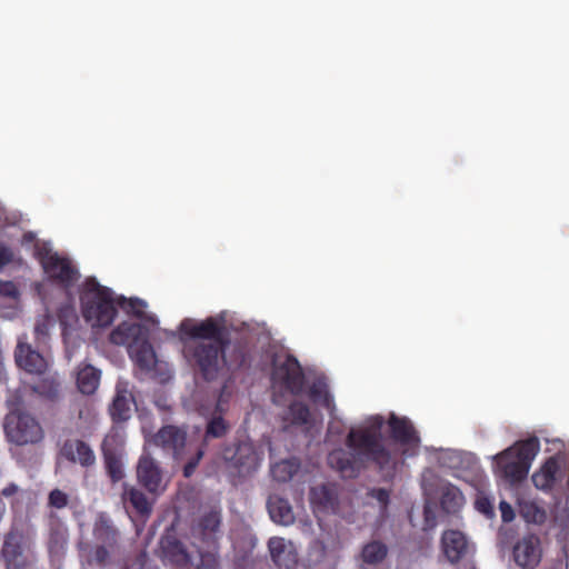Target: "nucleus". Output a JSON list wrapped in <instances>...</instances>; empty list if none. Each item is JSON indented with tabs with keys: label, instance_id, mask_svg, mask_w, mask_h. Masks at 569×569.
I'll return each instance as SVG.
<instances>
[{
	"label": "nucleus",
	"instance_id": "obj_1",
	"mask_svg": "<svg viewBox=\"0 0 569 569\" xmlns=\"http://www.w3.org/2000/svg\"><path fill=\"white\" fill-rule=\"evenodd\" d=\"M382 416H371L363 426L351 428L346 437V449L338 448L329 452L328 465L342 478H356L368 467L375 465L385 476L392 478L399 459L382 441Z\"/></svg>",
	"mask_w": 569,
	"mask_h": 569
},
{
	"label": "nucleus",
	"instance_id": "obj_2",
	"mask_svg": "<svg viewBox=\"0 0 569 569\" xmlns=\"http://www.w3.org/2000/svg\"><path fill=\"white\" fill-rule=\"evenodd\" d=\"M221 526V510L210 509L201 515L192 526V535L208 546L207 550L197 548L189 552L180 543V568L190 565L194 569H218L217 533Z\"/></svg>",
	"mask_w": 569,
	"mask_h": 569
},
{
	"label": "nucleus",
	"instance_id": "obj_3",
	"mask_svg": "<svg viewBox=\"0 0 569 569\" xmlns=\"http://www.w3.org/2000/svg\"><path fill=\"white\" fill-rule=\"evenodd\" d=\"M229 343H192L184 355L193 369L206 381L216 380L228 365L226 349ZM247 361V353L242 347L234 349V355L229 360V366L242 367Z\"/></svg>",
	"mask_w": 569,
	"mask_h": 569
},
{
	"label": "nucleus",
	"instance_id": "obj_4",
	"mask_svg": "<svg viewBox=\"0 0 569 569\" xmlns=\"http://www.w3.org/2000/svg\"><path fill=\"white\" fill-rule=\"evenodd\" d=\"M149 338L150 328L147 325L124 321L110 332L109 341L116 346H126L136 365L150 371L157 363V356Z\"/></svg>",
	"mask_w": 569,
	"mask_h": 569
},
{
	"label": "nucleus",
	"instance_id": "obj_5",
	"mask_svg": "<svg viewBox=\"0 0 569 569\" xmlns=\"http://www.w3.org/2000/svg\"><path fill=\"white\" fill-rule=\"evenodd\" d=\"M116 302L110 288L101 286L96 278L86 280L80 303L82 316L91 327H109L117 316Z\"/></svg>",
	"mask_w": 569,
	"mask_h": 569
},
{
	"label": "nucleus",
	"instance_id": "obj_6",
	"mask_svg": "<svg viewBox=\"0 0 569 569\" xmlns=\"http://www.w3.org/2000/svg\"><path fill=\"white\" fill-rule=\"evenodd\" d=\"M540 450L537 437L520 440L498 453L495 459L500 476L510 483H518L527 478L531 463Z\"/></svg>",
	"mask_w": 569,
	"mask_h": 569
},
{
	"label": "nucleus",
	"instance_id": "obj_7",
	"mask_svg": "<svg viewBox=\"0 0 569 569\" xmlns=\"http://www.w3.org/2000/svg\"><path fill=\"white\" fill-rule=\"evenodd\" d=\"M92 536L96 546L90 552V562L104 566L109 562L111 555L119 550L121 532L106 512H99L93 522Z\"/></svg>",
	"mask_w": 569,
	"mask_h": 569
},
{
	"label": "nucleus",
	"instance_id": "obj_8",
	"mask_svg": "<svg viewBox=\"0 0 569 569\" xmlns=\"http://www.w3.org/2000/svg\"><path fill=\"white\" fill-rule=\"evenodd\" d=\"M3 428L8 441L17 446L37 443L43 439L39 421L22 410L10 411L4 418Z\"/></svg>",
	"mask_w": 569,
	"mask_h": 569
},
{
	"label": "nucleus",
	"instance_id": "obj_9",
	"mask_svg": "<svg viewBox=\"0 0 569 569\" xmlns=\"http://www.w3.org/2000/svg\"><path fill=\"white\" fill-rule=\"evenodd\" d=\"M40 262L50 281L63 289L73 287L80 278V273L72 262L56 252L42 254Z\"/></svg>",
	"mask_w": 569,
	"mask_h": 569
},
{
	"label": "nucleus",
	"instance_id": "obj_10",
	"mask_svg": "<svg viewBox=\"0 0 569 569\" xmlns=\"http://www.w3.org/2000/svg\"><path fill=\"white\" fill-rule=\"evenodd\" d=\"M271 379L292 395H300L305 386V373L296 357L287 355L283 361L274 362Z\"/></svg>",
	"mask_w": 569,
	"mask_h": 569
},
{
	"label": "nucleus",
	"instance_id": "obj_11",
	"mask_svg": "<svg viewBox=\"0 0 569 569\" xmlns=\"http://www.w3.org/2000/svg\"><path fill=\"white\" fill-rule=\"evenodd\" d=\"M0 557L6 569H30L33 561L23 552V533L16 527H11L4 535Z\"/></svg>",
	"mask_w": 569,
	"mask_h": 569
},
{
	"label": "nucleus",
	"instance_id": "obj_12",
	"mask_svg": "<svg viewBox=\"0 0 569 569\" xmlns=\"http://www.w3.org/2000/svg\"><path fill=\"white\" fill-rule=\"evenodd\" d=\"M137 479L139 485L153 496L161 495L167 488L162 469L149 453H143L138 460Z\"/></svg>",
	"mask_w": 569,
	"mask_h": 569
},
{
	"label": "nucleus",
	"instance_id": "obj_13",
	"mask_svg": "<svg viewBox=\"0 0 569 569\" xmlns=\"http://www.w3.org/2000/svg\"><path fill=\"white\" fill-rule=\"evenodd\" d=\"M189 322L188 319L180 322V332L201 339L194 343H230L224 326L216 319L208 318L192 326Z\"/></svg>",
	"mask_w": 569,
	"mask_h": 569
},
{
	"label": "nucleus",
	"instance_id": "obj_14",
	"mask_svg": "<svg viewBox=\"0 0 569 569\" xmlns=\"http://www.w3.org/2000/svg\"><path fill=\"white\" fill-rule=\"evenodd\" d=\"M390 438L401 447L403 455L413 456L417 453L420 438L412 422L407 417H398L391 413L388 419Z\"/></svg>",
	"mask_w": 569,
	"mask_h": 569
},
{
	"label": "nucleus",
	"instance_id": "obj_15",
	"mask_svg": "<svg viewBox=\"0 0 569 569\" xmlns=\"http://www.w3.org/2000/svg\"><path fill=\"white\" fill-rule=\"evenodd\" d=\"M515 562L525 569L536 568L541 560L540 539L535 535L522 537L513 546Z\"/></svg>",
	"mask_w": 569,
	"mask_h": 569
},
{
	"label": "nucleus",
	"instance_id": "obj_16",
	"mask_svg": "<svg viewBox=\"0 0 569 569\" xmlns=\"http://www.w3.org/2000/svg\"><path fill=\"white\" fill-rule=\"evenodd\" d=\"M441 549L451 563H457L471 551L467 537L459 530L449 529L441 536Z\"/></svg>",
	"mask_w": 569,
	"mask_h": 569
},
{
	"label": "nucleus",
	"instance_id": "obj_17",
	"mask_svg": "<svg viewBox=\"0 0 569 569\" xmlns=\"http://www.w3.org/2000/svg\"><path fill=\"white\" fill-rule=\"evenodd\" d=\"M230 451V449L224 451V459L238 470L239 475H249L257 469L258 457L251 443L240 442L229 456Z\"/></svg>",
	"mask_w": 569,
	"mask_h": 569
},
{
	"label": "nucleus",
	"instance_id": "obj_18",
	"mask_svg": "<svg viewBox=\"0 0 569 569\" xmlns=\"http://www.w3.org/2000/svg\"><path fill=\"white\" fill-rule=\"evenodd\" d=\"M14 359L17 366L29 373L41 375L47 369V361L43 356L21 340L18 341L16 347Z\"/></svg>",
	"mask_w": 569,
	"mask_h": 569
},
{
	"label": "nucleus",
	"instance_id": "obj_19",
	"mask_svg": "<svg viewBox=\"0 0 569 569\" xmlns=\"http://www.w3.org/2000/svg\"><path fill=\"white\" fill-rule=\"evenodd\" d=\"M60 455L71 463H78L83 468H90L96 463V455L92 448L80 439H68L63 442Z\"/></svg>",
	"mask_w": 569,
	"mask_h": 569
},
{
	"label": "nucleus",
	"instance_id": "obj_20",
	"mask_svg": "<svg viewBox=\"0 0 569 569\" xmlns=\"http://www.w3.org/2000/svg\"><path fill=\"white\" fill-rule=\"evenodd\" d=\"M268 549L278 568L292 569L297 566L298 553L291 541H286L281 537H271L268 541Z\"/></svg>",
	"mask_w": 569,
	"mask_h": 569
},
{
	"label": "nucleus",
	"instance_id": "obj_21",
	"mask_svg": "<svg viewBox=\"0 0 569 569\" xmlns=\"http://www.w3.org/2000/svg\"><path fill=\"white\" fill-rule=\"evenodd\" d=\"M114 442V436H107L101 445L104 468L113 483L124 477L121 453L113 447Z\"/></svg>",
	"mask_w": 569,
	"mask_h": 569
},
{
	"label": "nucleus",
	"instance_id": "obj_22",
	"mask_svg": "<svg viewBox=\"0 0 569 569\" xmlns=\"http://www.w3.org/2000/svg\"><path fill=\"white\" fill-rule=\"evenodd\" d=\"M309 500L316 511H335L338 506V491L335 483H321L311 487Z\"/></svg>",
	"mask_w": 569,
	"mask_h": 569
},
{
	"label": "nucleus",
	"instance_id": "obj_23",
	"mask_svg": "<svg viewBox=\"0 0 569 569\" xmlns=\"http://www.w3.org/2000/svg\"><path fill=\"white\" fill-rule=\"evenodd\" d=\"M121 498L124 507L127 509L131 508L139 518L148 519L150 517L153 500H149L141 489L126 483Z\"/></svg>",
	"mask_w": 569,
	"mask_h": 569
},
{
	"label": "nucleus",
	"instance_id": "obj_24",
	"mask_svg": "<svg viewBox=\"0 0 569 569\" xmlns=\"http://www.w3.org/2000/svg\"><path fill=\"white\" fill-rule=\"evenodd\" d=\"M174 517L166 529L159 542L160 557L172 565L178 563V510L173 508Z\"/></svg>",
	"mask_w": 569,
	"mask_h": 569
},
{
	"label": "nucleus",
	"instance_id": "obj_25",
	"mask_svg": "<svg viewBox=\"0 0 569 569\" xmlns=\"http://www.w3.org/2000/svg\"><path fill=\"white\" fill-rule=\"evenodd\" d=\"M101 379V371L90 363L81 362L77 370V388L82 395H93Z\"/></svg>",
	"mask_w": 569,
	"mask_h": 569
},
{
	"label": "nucleus",
	"instance_id": "obj_26",
	"mask_svg": "<svg viewBox=\"0 0 569 569\" xmlns=\"http://www.w3.org/2000/svg\"><path fill=\"white\" fill-rule=\"evenodd\" d=\"M150 443L160 448L173 459L178 458V427L172 425L163 426L151 437Z\"/></svg>",
	"mask_w": 569,
	"mask_h": 569
},
{
	"label": "nucleus",
	"instance_id": "obj_27",
	"mask_svg": "<svg viewBox=\"0 0 569 569\" xmlns=\"http://www.w3.org/2000/svg\"><path fill=\"white\" fill-rule=\"evenodd\" d=\"M132 395L121 386H117L116 396L109 408V412L113 422H123L130 418Z\"/></svg>",
	"mask_w": 569,
	"mask_h": 569
},
{
	"label": "nucleus",
	"instance_id": "obj_28",
	"mask_svg": "<svg viewBox=\"0 0 569 569\" xmlns=\"http://www.w3.org/2000/svg\"><path fill=\"white\" fill-rule=\"evenodd\" d=\"M560 471V466L557 458L550 457L541 466L539 471L532 475V482L538 489L550 490L556 481Z\"/></svg>",
	"mask_w": 569,
	"mask_h": 569
},
{
	"label": "nucleus",
	"instance_id": "obj_29",
	"mask_svg": "<svg viewBox=\"0 0 569 569\" xmlns=\"http://www.w3.org/2000/svg\"><path fill=\"white\" fill-rule=\"evenodd\" d=\"M268 510L271 519L279 525L289 526L295 521V515L288 500L278 496L270 497Z\"/></svg>",
	"mask_w": 569,
	"mask_h": 569
},
{
	"label": "nucleus",
	"instance_id": "obj_30",
	"mask_svg": "<svg viewBox=\"0 0 569 569\" xmlns=\"http://www.w3.org/2000/svg\"><path fill=\"white\" fill-rule=\"evenodd\" d=\"M300 462L296 458L284 459L271 467V476L278 482H288L299 471Z\"/></svg>",
	"mask_w": 569,
	"mask_h": 569
},
{
	"label": "nucleus",
	"instance_id": "obj_31",
	"mask_svg": "<svg viewBox=\"0 0 569 569\" xmlns=\"http://www.w3.org/2000/svg\"><path fill=\"white\" fill-rule=\"evenodd\" d=\"M465 498L460 489L453 485L443 487L440 503L448 513L457 512L463 505Z\"/></svg>",
	"mask_w": 569,
	"mask_h": 569
},
{
	"label": "nucleus",
	"instance_id": "obj_32",
	"mask_svg": "<svg viewBox=\"0 0 569 569\" xmlns=\"http://www.w3.org/2000/svg\"><path fill=\"white\" fill-rule=\"evenodd\" d=\"M309 397L312 402L322 406L330 413L336 409L333 397L330 395L328 386L323 381H316L309 389Z\"/></svg>",
	"mask_w": 569,
	"mask_h": 569
},
{
	"label": "nucleus",
	"instance_id": "obj_33",
	"mask_svg": "<svg viewBox=\"0 0 569 569\" xmlns=\"http://www.w3.org/2000/svg\"><path fill=\"white\" fill-rule=\"evenodd\" d=\"M117 303L128 313H130L137 318L144 319V310L147 308V303L143 300L138 299V298H130V299L120 298L117 301ZM144 325H147V327H149V328L150 327L154 328L157 325V321L151 317H146Z\"/></svg>",
	"mask_w": 569,
	"mask_h": 569
},
{
	"label": "nucleus",
	"instance_id": "obj_34",
	"mask_svg": "<svg viewBox=\"0 0 569 569\" xmlns=\"http://www.w3.org/2000/svg\"><path fill=\"white\" fill-rule=\"evenodd\" d=\"M68 541V530L61 523L50 526L48 537V550L51 555H59L66 547Z\"/></svg>",
	"mask_w": 569,
	"mask_h": 569
},
{
	"label": "nucleus",
	"instance_id": "obj_35",
	"mask_svg": "<svg viewBox=\"0 0 569 569\" xmlns=\"http://www.w3.org/2000/svg\"><path fill=\"white\" fill-rule=\"evenodd\" d=\"M388 555V547L378 540H373L363 546L361 551L362 560L368 565L382 562Z\"/></svg>",
	"mask_w": 569,
	"mask_h": 569
},
{
	"label": "nucleus",
	"instance_id": "obj_36",
	"mask_svg": "<svg viewBox=\"0 0 569 569\" xmlns=\"http://www.w3.org/2000/svg\"><path fill=\"white\" fill-rule=\"evenodd\" d=\"M520 513L527 522L541 525L547 519L543 508L533 501H525L520 505Z\"/></svg>",
	"mask_w": 569,
	"mask_h": 569
},
{
	"label": "nucleus",
	"instance_id": "obj_37",
	"mask_svg": "<svg viewBox=\"0 0 569 569\" xmlns=\"http://www.w3.org/2000/svg\"><path fill=\"white\" fill-rule=\"evenodd\" d=\"M57 317L62 328V335L66 336L69 329H73L79 318L76 308L71 305H63L58 309Z\"/></svg>",
	"mask_w": 569,
	"mask_h": 569
},
{
	"label": "nucleus",
	"instance_id": "obj_38",
	"mask_svg": "<svg viewBox=\"0 0 569 569\" xmlns=\"http://www.w3.org/2000/svg\"><path fill=\"white\" fill-rule=\"evenodd\" d=\"M289 415L291 421L296 426H303L310 421V409L301 401H293L289 406Z\"/></svg>",
	"mask_w": 569,
	"mask_h": 569
},
{
	"label": "nucleus",
	"instance_id": "obj_39",
	"mask_svg": "<svg viewBox=\"0 0 569 569\" xmlns=\"http://www.w3.org/2000/svg\"><path fill=\"white\" fill-rule=\"evenodd\" d=\"M228 425L221 416L209 420L206 429V438H221L227 433Z\"/></svg>",
	"mask_w": 569,
	"mask_h": 569
},
{
	"label": "nucleus",
	"instance_id": "obj_40",
	"mask_svg": "<svg viewBox=\"0 0 569 569\" xmlns=\"http://www.w3.org/2000/svg\"><path fill=\"white\" fill-rule=\"evenodd\" d=\"M69 505V496L56 488L49 492L48 506L53 509H63Z\"/></svg>",
	"mask_w": 569,
	"mask_h": 569
},
{
	"label": "nucleus",
	"instance_id": "obj_41",
	"mask_svg": "<svg viewBox=\"0 0 569 569\" xmlns=\"http://www.w3.org/2000/svg\"><path fill=\"white\" fill-rule=\"evenodd\" d=\"M0 296L18 300L20 291L13 281L0 279Z\"/></svg>",
	"mask_w": 569,
	"mask_h": 569
},
{
	"label": "nucleus",
	"instance_id": "obj_42",
	"mask_svg": "<svg viewBox=\"0 0 569 569\" xmlns=\"http://www.w3.org/2000/svg\"><path fill=\"white\" fill-rule=\"evenodd\" d=\"M368 495L380 503L382 510L387 509L390 499V492L388 489L373 488L368 492Z\"/></svg>",
	"mask_w": 569,
	"mask_h": 569
},
{
	"label": "nucleus",
	"instance_id": "obj_43",
	"mask_svg": "<svg viewBox=\"0 0 569 569\" xmlns=\"http://www.w3.org/2000/svg\"><path fill=\"white\" fill-rule=\"evenodd\" d=\"M34 336L37 342H43L49 336V319L47 317L37 320L34 325Z\"/></svg>",
	"mask_w": 569,
	"mask_h": 569
},
{
	"label": "nucleus",
	"instance_id": "obj_44",
	"mask_svg": "<svg viewBox=\"0 0 569 569\" xmlns=\"http://www.w3.org/2000/svg\"><path fill=\"white\" fill-rule=\"evenodd\" d=\"M204 450L202 448L198 449L196 455L184 465L183 467V476L189 478L193 475L196 468L198 467L200 460L202 459Z\"/></svg>",
	"mask_w": 569,
	"mask_h": 569
},
{
	"label": "nucleus",
	"instance_id": "obj_45",
	"mask_svg": "<svg viewBox=\"0 0 569 569\" xmlns=\"http://www.w3.org/2000/svg\"><path fill=\"white\" fill-rule=\"evenodd\" d=\"M476 508L486 516H491L493 513L492 505L487 497H479L476 500Z\"/></svg>",
	"mask_w": 569,
	"mask_h": 569
},
{
	"label": "nucleus",
	"instance_id": "obj_46",
	"mask_svg": "<svg viewBox=\"0 0 569 569\" xmlns=\"http://www.w3.org/2000/svg\"><path fill=\"white\" fill-rule=\"evenodd\" d=\"M13 260L12 250L0 244V271Z\"/></svg>",
	"mask_w": 569,
	"mask_h": 569
},
{
	"label": "nucleus",
	"instance_id": "obj_47",
	"mask_svg": "<svg viewBox=\"0 0 569 569\" xmlns=\"http://www.w3.org/2000/svg\"><path fill=\"white\" fill-rule=\"evenodd\" d=\"M499 508L501 512V519L503 522H510L513 520L515 511L508 502L501 501Z\"/></svg>",
	"mask_w": 569,
	"mask_h": 569
},
{
	"label": "nucleus",
	"instance_id": "obj_48",
	"mask_svg": "<svg viewBox=\"0 0 569 569\" xmlns=\"http://www.w3.org/2000/svg\"><path fill=\"white\" fill-rule=\"evenodd\" d=\"M425 529L433 528L436 526V517L429 506L423 509Z\"/></svg>",
	"mask_w": 569,
	"mask_h": 569
},
{
	"label": "nucleus",
	"instance_id": "obj_49",
	"mask_svg": "<svg viewBox=\"0 0 569 569\" xmlns=\"http://www.w3.org/2000/svg\"><path fill=\"white\" fill-rule=\"evenodd\" d=\"M18 492V486L16 483H9L7 487H4L1 491V495L3 497H12Z\"/></svg>",
	"mask_w": 569,
	"mask_h": 569
},
{
	"label": "nucleus",
	"instance_id": "obj_50",
	"mask_svg": "<svg viewBox=\"0 0 569 569\" xmlns=\"http://www.w3.org/2000/svg\"><path fill=\"white\" fill-rule=\"evenodd\" d=\"M58 393H59L58 385L50 382L49 390L47 392V397L50 399H54L58 397Z\"/></svg>",
	"mask_w": 569,
	"mask_h": 569
},
{
	"label": "nucleus",
	"instance_id": "obj_51",
	"mask_svg": "<svg viewBox=\"0 0 569 569\" xmlns=\"http://www.w3.org/2000/svg\"><path fill=\"white\" fill-rule=\"evenodd\" d=\"M156 406L162 411H169L171 408L167 406L166 399L159 398L156 400Z\"/></svg>",
	"mask_w": 569,
	"mask_h": 569
},
{
	"label": "nucleus",
	"instance_id": "obj_52",
	"mask_svg": "<svg viewBox=\"0 0 569 569\" xmlns=\"http://www.w3.org/2000/svg\"><path fill=\"white\" fill-rule=\"evenodd\" d=\"M179 439H180V448H182V447H183V445H184L186 431H182V430L180 429V436H179Z\"/></svg>",
	"mask_w": 569,
	"mask_h": 569
},
{
	"label": "nucleus",
	"instance_id": "obj_53",
	"mask_svg": "<svg viewBox=\"0 0 569 569\" xmlns=\"http://www.w3.org/2000/svg\"><path fill=\"white\" fill-rule=\"evenodd\" d=\"M44 386H46V383H43V385H41V386H38L36 390H37V391H39V392H41V391H40V389H41L42 387H44Z\"/></svg>",
	"mask_w": 569,
	"mask_h": 569
}]
</instances>
